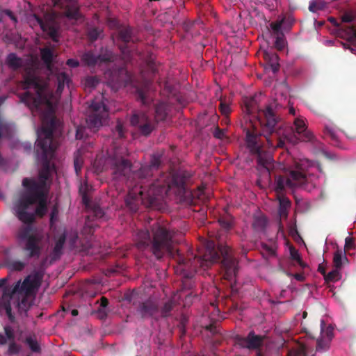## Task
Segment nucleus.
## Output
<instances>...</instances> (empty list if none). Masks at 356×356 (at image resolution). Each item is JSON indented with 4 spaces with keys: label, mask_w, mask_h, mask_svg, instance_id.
<instances>
[{
    "label": "nucleus",
    "mask_w": 356,
    "mask_h": 356,
    "mask_svg": "<svg viewBox=\"0 0 356 356\" xmlns=\"http://www.w3.org/2000/svg\"><path fill=\"white\" fill-rule=\"evenodd\" d=\"M4 13L6 15H8L14 22H17V17L13 13V12L10 10H5Z\"/></svg>",
    "instance_id": "60"
},
{
    "label": "nucleus",
    "mask_w": 356,
    "mask_h": 356,
    "mask_svg": "<svg viewBox=\"0 0 356 356\" xmlns=\"http://www.w3.org/2000/svg\"><path fill=\"white\" fill-rule=\"evenodd\" d=\"M264 339L263 336L256 334L254 331H250L246 337L236 335L234 340L235 345L241 348L257 350L262 346Z\"/></svg>",
    "instance_id": "14"
},
{
    "label": "nucleus",
    "mask_w": 356,
    "mask_h": 356,
    "mask_svg": "<svg viewBox=\"0 0 356 356\" xmlns=\"http://www.w3.org/2000/svg\"><path fill=\"white\" fill-rule=\"evenodd\" d=\"M136 311L143 318H153L158 320L159 318V305L156 301L151 299L139 303Z\"/></svg>",
    "instance_id": "16"
},
{
    "label": "nucleus",
    "mask_w": 356,
    "mask_h": 356,
    "mask_svg": "<svg viewBox=\"0 0 356 356\" xmlns=\"http://www.w3.org/2000/svg\"><path fill=\"white\" fill-rule=\"evenodd\" d=\"M262 127L263 134L250 122L244 129L246 147L260 170H265L271 179L277 165L270 147H282L284 141L280 138L282 123L270 105L259 110L257 115Z\"/></svg>",
    "instance_id": "4"
},
{
    "label": "nucleus",
    "mask_w": 356,
    "mask_h": 356,
    "mask_svg": "<svg viewBox=\"0 0 356 356\" xmlns=\"http://www.w3.org/2000/svg\"><path fill=\"white\" fill-rule=\"evenodd\" d=\"M120 49L122 54L124 56V58L128 60L129 58V51L127 50V47H121Z\"/></svg>",
    "instance_id": "63"
},
{
    "label": "nucleus",
    "mask_w": 356,
    "mask_h": 356,
    "mask_svg": "<svg viewBox=\"0 0 356 356\" xmlns=\"http://www.w3.org/2000/svg\"><path fill=\"white\" fill-rule=\"evenodd\" d=\"M174 232L166 226L159 222L154 223L150 229H138L135 235V242L140 250L149 251L157 259L165 255L177 257L176 273L182 275L184 289L193 287L192 278L194 274L208 269L212 264L220 261L225 270V277L232 280L238 271V260L235 258L233 250L227 245L221 243L220 236H216V244L213 241H208L202 248L197 250V254L188 252L184 257L178 250H175Z\"/></svg>",
    "instance_id": "2"
},
{
    "label": "nucleus",
    "mask_w": 356,
    "mask_h": 356,
    "mask_svg": "<svg viewBox=\"0 0 356 356\" xmlns=\"http://www.w3.org/2000/svg\"><path fill=\"white\" fill-rule=\"evenodd\" d=\"M290 256L291 258L293 260L296 261L302 268H305L306 265L302 261L298 250L293 246L290 248Z\"/></svg>",
    "instance_id": "40"
},
{
    "label": "nucleus",
    "mask_w": 356,
    "mask_h": 356,
    "mask_svg": "<svg viewBox=\"0 0 356 356\" xmlns=\"http://www.w3.org/2000/svg\"><path fill=\"white\" fill-rule=\"evenodd\" d=\"M259 225L261 227H264L265 226V222L264 220H261V219H257L254 221V222L253 223V226L254 227H256L257 225Z\"/></svg>",
    "instance_id": "64"
},
{
    "label": "nucleus",
    "mask_w": 356,
    "mask_h": 356,
    "mask_svg": "<svg viewBox=\"0 0 356 356\" xmlns=\"http://www.w3.org/2000/svg\"><path fill=\"white\" fill-rule=\"evenodd\" d=\"M130 124L144 136H149L156 126V122L143 111H135L130 118Z\"/></svg>",
    "instance_id": "13"
},
{
    "label": "nucleus",
    "mask_w": 356,
    "mask_h": 356,
    "mask_svg": "<svg viewBox=\"0 0 356 356\" xmlns=\"http://www.w3.org/2000/svg\"><path fill=\"white\" fill-rule=\"evenodd\" d=\"M313 163L308 159L295 161L289 172L284 175H275V190L277 193L279 201L278 214L280 218L286 219L291 202L286 196L281 194L285 188H302L310 191L318 185V177L312 172Z\"/></svg>",
    "instance_id": "5"
},
{
    "label": "nucleus",
    "mask_w": 356,
    "mask_h": 356,
    "mask_svg": "<svg viewBox=\"0 0 356 356\" xmlns=\"http://www.w3.org/2000/svg\"><path fill=\"white\" fill-rule=\"evenodd\" d=\"M323 326H325V322H324V321L322 320L321 322V337H322L323 339H324L329 343H331L332 338L334 337L333 328L332 327L329 326L324 331Z\"/></svg>",
    "instance_id": "29"
},
{
    "label": "nucleus",
    "mask_w": 356,
    "mask_h": 356,
    "mask_svg": "<svg viewBox=\"0 0 356 356\" xmlns=\"http://www.w3.org/2000/svg\"><path fill=\"white\" fill-rule=\"evenodd\" d=\"M66 65H67L70 67L75 68L79 66L80 63L76 59L70 58L67 60Z\"/></svg>",
    "instance_id": "57"
},
{
    "label": "nucleus",
    "mask_w": 356,
    "mask_h": 356,
    "mask_svg": "<svg viewBox=\"0 0 356 356\" xmlns=\"http://www.w3.org/2000/svg\"><path fill=\"white\" fill-rule=\"evenodd\" d=\"M327 7V3L323 0L312 1L309 3V10L312 13L323 10Z\"/></svg>",
    "instance_id": "31"
},
{
    "label": "nucleus",
    "mask_w": 356,
    "mask_h": 356,
    "mask_svg": "<svg viewBox=\"0 0 356 356\" xmlns=\"http://www.w3.org/2000/svg\"><path fill=\"white\" fill-rule=\"evenodd\" d=\"M219 109L221 113L224 115H227L228 114H229L231 111L229 104L222 99H220Z\"/></svg>",
    "instance_id": "49"
},
{
    "label": "nucleus",
    "mask_w": 356,
    "mask_h": 356,
    "mask_svg": "<svg viewBox=\"0 0 356 356\" xmlns=\"http://www.w3.org/2000/svg\"><path fill=\"white\" fill-rule=\"evenodd\" d=\"M115 55L110 50L102 49L101 53L96 56L92 51L84 52L81 56V60L83 65L95 67L105 65L109 67L115 60Z\"/></svg>",
    "instance_id": "11"
},
{
    "label": "nucleus",
    "mask_w": 356,
    "mask_h": 356,
    "mask_svg": "<svg viewBox=\"0 0 356 356\" xmlns=\"http://www.w3.org/2000/svg\"><path fill=\"white\" fill-rule=\"evenodd\" d=\"M138 97L140 99L143 104L145 105V104H148V101L146 98V96L143 91H141V90L138 91Z\"/></svg>",
    "instance_id": "59"
},
{
    "label": "nucleus",
    "mask_w": 356,
    "mask_h": 356,
    "mask_svg": "<svg viewBox=\"0 0 356 356\" xmlns=\"http://www.w3.org/2000/svg\"><path fill=\"white\" fill-rule=\"evenodd\" d=\"M4 331L6 339L10 341H13L15 340V334L13 328L9 325H6Z\"/></svg>",
    "instance_id": "52"
},
{
    "label": "nucleus",
    "mask_w": 356,
    "mask_h": 356,
    "mask_svg": "<svg viewBox=\"0 0 356 356\" xmlns=\"http://www.w3.org/2000/svg\"><path fill=\"white\" fill-rule=\"evenodd\" d=\"M354 19L355 17L352 14L348 13H346L341 16V22L344 23L352 22L354 20Z\"/></svg>",
    "instance_id": "55"
},
{
    "label": "nucleus",
    "mask_w": 356,
    "mask_h": 356,
    "mask_svg": "<svg viewBox=\"0 0 356 356\" xmlns=\"http://www.w3.org/2000/svg\"><path fill=\"white\" fill-rule=\"evenodd\" d=\"M126 132V129L124 126L123 122L120 120H118L116 122V124L113 130V133L114 136L118 137V138H122L124 137Z\"/></svg>",
    "instance_id": "32"
},
{
    "label": "nucleus",
    "mask_w": 356,
    "mask_h": 356,
    "mask_svg": "<svg viewBox=\"0 0 356 356\" xmlns=\"http://www.w3.org/2000/svg\"><path fill=\"white\" fill-rule=\"evenodd\" d=\"M25 263L20 261H14L10 264V267L12 270L21 271L24 269Z\"/></svg>",
    "instance_id": "53"
},
{
    "label": "nucleus",
    "mask_w": 356,
    "mask_h": 356,
    "mask_svg": "<svg viewBox=\"0 0 356 356\" xmlns=\"http://www.w3.org/2000/svg\"><path fill=\"white\" fill-rule=\"evenodd\" d=\"M24 86L26 91L21 100L30 108L34 117L38 116L40 126L38 129L35 146V158L39 166V178H24V189L14 203L13 209L18 219L26 224L18 236L24 241L23 252L29 258H38L40 254V239L34 234L31 223L36 216H44V81L40 79L32 68L26 70Z\"/></svg>",
    "instance_id": "1"
},
{
    "label": "nucleus",
    "mask_w": 356,
    "mask_h": 356,
    "mask_svg": "<svg viewBox=\"0 0 356 356\" xmlns=\"http://www.w3.org/2000/svg\"><path fill=\"white\" fill-rule=\"evenodd\" d=\"M275 36V46L278 50L281 51L285 47V44H286V41L284 39V34L282 33L280 35H276Z\"/></svg>",
    "instance_id": "42"
},
{
    "label": "nucleus",
    "mask_w": 356,
    "mask_h": 356,
    "mask_svg": "<svg viewBox=\"0 0 356 356\" xmlns=\"http://www.w3.org/2000/svg\"><path fill=\"white\" fill-rule=\"evenodd\" d=\"M63 63L46 44V183L49 175L56 172L54 160L63 136V122L56 115L60 97L65 86L70 88L72 83L68 74L59 68Z\"/></svg>",
    "instance_id": "3"
},
{
    "label": "nucleus",
    "mask_w": 356,
    "mask_h": 356,
    "mask_svg": "<svg viewBox=\"0 0 356 356\" xmlns=\"http://www.w3.org/2000/svg\"><path fill=\"white\" fill-rule=\"evenodd\" d=\"M93 168L95 172L97 175L100 174L101 172L106 170H108L106 164V161H103L101 159L95 161L93 163Z\"/></svg>",
    "instance_id": "36"
},
{
    "label": "nucleus",
    "mask_w": 356,
    "mask_h": 356,
    "mask_svg": "<svg viewBox=\"0 0 356 356\" xmlns=\"http://www.w3.org/2000/svg\"><path fill=\"white\" fill-rule=\"evenodd\" d=\"M100 300H101V304H100L101 307L105 308V307H106L108 306V299L106 297L102 296Z\"/></svg>",
    "instance_id": "61"
},
{
    "label": "nucleus",
    "mask_w": 356,
    "mask_h": 356,
    "mask_svg": "<svg viewBox=\"0 0 356 356\" xmlns=\"http://www.w3.org/2000/svg\"><path fill=\"white\" fill-rule=\"evenodd\" d=\"M78 233L76 232H72L68 236V241L71 248H74L76 245V242L78 240Z\"/></svg>",
    "instance_id": "50"
},
{
    "label": "nucleus",
    "mask_w": 356,
    "mask_h": 356,
    "mask_svg": "<svg viewBox=\"0 0 356 356\" xmlns=\"http://www.w3.org/2000/svg\"><path fill=\"white\" fill-rule=\"evenodd\" d=\"M66 241V235L65 234H62L59 236L57 240L55 242V245L54 249L50 254V260L49 263L52 264L54 261L60 259L61 255L63 254V249L64 244Z\"/></svg>",
    "instance_id": "20"
},
{
    "label": "nucleus",
    "mask_w": 356,
    "mask_h": 356,
    "mask_svg": "<svg viewBox=\"0 0 356 356\" xmlns=\"http://www.w3.org/2000/svg\"><path fill=\"white\" fill-rule=\"evenodd\" d=\"M102 30L97 27H91L88 29L87 35L92 42L95 41L99 37Z\"/></svg>",
    "instance_id": "35"
},
{
    "label": "nucleus",
    "mask_w": 356,
    "mask_h": 356,
    "mask_svg": "<svg viewBox=\"0 0 356 356\" xmlns=\"http://www.w3.org/2000/svg\"><path fill=\"white\" fill-rule=\"evenodd\" d=\"M26 343L28 345L29 348L31 350L32 352L38 353L40 351V346L38 342L31 336L26 337Z\"/></svg>",
    "instance_id": "34"
},
{
    "label": "nucleus",
    "mask_w": 356,
    "mask_h": 356,
    "mask_svg": "<svg viewBox=\"0 0 356 356\" xmlns=\"http://www.w3.org/2000/svg\"><path fill=\"white\" fill-rule=\"evenodd\" d=\"M330 343L320 337L316 340V352L323 353L329 350Z\"/></svg>",
    "instance_id": "33"
},
{
    "label": "nucleus",
    "mask_w": 356,
    "mask_h": 356,
    "mask_svg": "<svg viewBox=\"0 0 356 356\" xmlns=\"http://www.w3.org/2000/svg\"><path fill=\"white\" fill-rule=\"evenodd\" d=\"M330 21L334 26L339 28L340 34L346 36L348 41L353 42L356 40V28L353 26L343 25L341 26L334 18H331Z\"/></svg>",
    "instance_id": "19"
},
{
    "label": "nucleus",
    "mask_w": 356,
    "mask_h": 356,
    "mask_svg": "<svg viewBox=\"0 0 356 356\" xmlns=\"http://www.w3.org/2000/svg\"><path fill=\"white\" fill-rule=\"evenodd\" d=\"M79 192L81 195V198H82V202L83 204L86 207H88L90 206V198L87 194V192L86 191V190H83L82 188H80L79 189Z\"/></svg>",
    "instance_id": "54"
},
{
    "label": "nucleus",
    "mask_w": 356,
    "mask_h": 356,
    "mask_svg": "<svg viewBox=\"0 0 356 356\" xmlns=\"http://www.w3.org/2000/svg\"><path fill=\"white\" fill-rule=\"evenodd\" d=\"M191 173L186 170H178L172 175L169 173H163L161 177L152 182V187L147 191L145 189L141 190L143 198L146 200L147 204H152L155 200H161L164 195H167L168 191L173 187L177 188L179 193H185L186 186L189 184L191 178Z\"/></svg>",
    "instance_id": "8"
},
{
    "label": "nucleus",
    "mask_w": 356,
    "mask_h": 356,
    "mask_svg": "<svg viewBox=\"0 0 356 356\" xmlns=\"http://www.w3.org/2000/svg\"><path fill=\"white\" fill-rule=\"evenodd\" d=\"M99 83V79L96 76H88L85 80V85L88 88H95Z\"/></svg>",
    "instance_id": "48"
},
{
    "label": "nucleus",
    "mask_w": 356,
    "mask_h": 356,
    "mask_svg": "<svg viewBox=\"0 0 356 356\" xmlns=\"http://www.w3.org/2000/svg\"><path fill=\"white\" fill-rule=\"evenodd\" d=\"M188 323V318L185 315H181L180 318V322L178 325V327L179 330V332L181 333V337L184 336L186 334V326Z\"/></svg>",
    "instance_id": "46"
},
{
    "label": "nucleus",
    "mask_w": 356,
    "mask_h": 356,
    "mask_svg": "<svg viewBox=\"0 0 356 356\" xmlns=\"http://www.w3.org/2000/svg\"><path fill=\"white\" fill-rule=\"evenodd\" d=\"M213 136L216 138L222 139L225 136V130L217 127L214 130Z\"/></svg>",
    "instance_id": "56"
},
{
    "label": "nucleus",
    "mask_w": 356,
    "mask_h": 356,
    "mask_svg": "<svg viewBox=\"0 0 356 356\" xmlns=\"http://www.w3.org/2000/svg\"><path fill=\"white\" fill-rule=\"evenodd\" d=\"M65 15L72 19H78L81 17L77 3L74 1H69L65 6Z\"/></svg>",
    "instance_id": "21"
},
{
    "label": "nucleus",
    "mask_w": 356,
    "mask_h": 356,
    "mask_svg": "<svg viewBox=\"0 0 356 356\" xmlns=\"http://www.w3.org/2000/svg\"><path fill=\"white\" fill-rule=\"evenodd\" d=\"M296 134L298 138L304 142L312 141L314 138L313 134L307 129L305 122L302 118H297L293 122Z\"/></svg>",
    "instance_id": "17"
},
{
    "label": "nucleus",
    "mask_w": 356,
    "mask_h": 356,
    "mask_svg": "<svg viewBox=\"0 0 356 356\" xmlns=\"http://www.w3.org/2000/svg\"><path fill=\"white\" fill-rule=\"evenodd\" d=\"M19 350L20 346L17 345L14 341H10L8 349V353L9 355H16L19 353Z\"/></svg>",
    "instance_id": "51"
},
{
    "label": "nucleus",
    "mask_w": 356,
    "mask_h": 356,
    "mask_svg": "<svg viewBox=\"0 0 356 356\" xmlns=\"http://www.w3.org/2000/svg\"><path fill=\"white\" fill-rule=\"evenodd\" d=\"M168 115V106L164 102H160L155 107V121L165 120Z\"/></svg>",
    "instance_id": "24"
},
{
    "label": "nucleus",
    "mask_w": 356,
    "mask_h": 356,
    "mask_svg": "<svg viewBox=\"0 0 356 356\" xmlns=\"http://www.w3.org/2000/svg\"><path fill=\"white\" fill-rule=\"evenodd\" d=\"M29 26L35 29L39 27L42 32H44V21L36 14H33L27 17Z\"/></svg>",
    "instance_id": "25"
},
{
    "label": "nucleus",
    "mask_w": 356,
    "mask_h": 356,
    "mask_svg": "<svg viewBox=\"0 0 356 356\" xmlns=\"http://www.w3.org/2000/svg\"><path fill=\"white\" fill-rule=\"evenodd\" d=\"M310 355L306 346H302L298 350H293L289 353V356H314Z\"/></svg>",
    "instance_id": "38"
},
{
    "label": "nucleus",
    "mask_w": 356,
    "mask_h": 356,
    "mask_svg": "<svg viewBox=\"0 0 356 356\" xmlns=\"http://www.w3.org/2000/svg\"><path fill=\"white\" fill-rule=\"evenodd\" d=\"M104 215V211L99 206H95L92 211V214L86 218L85 226L83 229V233L92 234L94 231V225L90 223V220H92L94 218L100 219Z\"/></svg>",
    "instance_id": "18"
},
{
    "label": "nucleus",
    "mask_w": 356,
    "mask_h": 356,
    "mask_svg": "<svg viewBox=\"0 0 356 356\" xmlns=\"http://www.w3.org/2000/svg\"><path fill=\"white\" fill-rule=\"evenodd\" d=\"M204 330L207 332H209L211 334V335H216L218 334L219 330L217 326V323L216 321H213L209 325H206L204 327Z\"/></svg>",
    "instance_id": "47"
},
{
    "label": "nucleus",
    "mask_w": 356,
    "mask_h": 356,
    "mask_svg": "<svg viewBox=\"0 0 356 356\" xmlns=\"http://www.w3.org/2000/svg\"><path fill=\"white\" fill-rule=\"evenodd\" d=\"M252 101L245 103L246 111L248 114L251 115L254 112V108L252 105Z\"/></svg>",
    "instance_id": "58"
},
{
    "label": "nucleus",
    "mask_w": 356,
    "mask_h": 356,
    "mask_svg": "<svg viewBox=\"0 0 356 356\" xmlns=\"http://www.w3.org/2000/svg\"><path fill=\"white\" fill-rule=\"evenodd\" d=\"M46 40L47 37L53 42H58L62 29L60 19L54 15H51L46 10Z\"/></svg>",
    "instance_id": "15"
},
{
    "label": "nucleus",
    "mask_w": 356,
    "mask_h": 356,
    "mask_svg": "<svg viewBox=\"0 0 356 356\" xmlns=\"http://www.w3.org/2000/svg\"><path fill=\"white\" fill-rule=\"evenodd\" d=\"M220 227L225 231H228L232 227V220L229 217H221L218 220Z\"/></svg>",
    "instance_id": "41"
},
{
    "label": "nucleus",
    "mask_w": 356,
    "mask_h": 356,
    "mask_svg": "<svg viewBox=\"0 0 356 356\" xmlns=\"http://www.w3.org/2000/svg\"><path fill=\"white\" fill-rule=\"evenodd\" d=\"M104 77L108 85L115 91L125 87L131 80L130 74L124 67L108 69L104 72Z\"/></svg>",
    "instance_id": "12"
},
{
    "label": "nucleus",
    "mask_w": 356,
    "mask_h": 356,
    "mask_svg": "<svg viewBox=\"0 0 356 356\" xmlns=\"http://www.w3.org/2000/svg\"><path fill=\"white\" fill-rule=\"evenodd\" d=\"M133 188L129 192L128 196L125 200L126 206L131 212H136L138 209L139 201H140L146 207H154L159 200H155L152 204H147L146 200L143 198V194L142 195L141 190L147 191L152 188V184L149 183V180L143 181L140 183H135L131 186ZM152 188H154L152 187Z\"/></svg>",
    "instance_id": "10"
},
{
    "label": "nucleus",
    "mask_w": 356,
    "mask_h": 356,
    "mask_svg": "<svg viewBox=\"0 0 356 356\" xmlns=\"http://www.w3.org/2000/svg\"><path fill=\"white\" fill-rule=\"evenodd\" d=\"M58 220V209L56 206H54L51 213H50V219H49V226L50 228L52 229L54 226L55 223Z\"/></svg>",
    "instance_id": "44"
},
{
    "label": "nucleus",
    "mask_w": 356,
    "mask_h": 356,
    "mask_svg": "<svg viewBox=\"0 0 356 356\" xmlns=\"http://www.w3.org/2000/svg\"><path fill=\"white\" fill-rule=\"evenodd\" d=\"M318 270L321 273L324 277L326 275V269L323 264H320L318 267Z\"/></svg>",
    "instance_id": "62"
},
{
    "label": "nucleus",
    "mask_w": 356,
    "mask_h": 356,
    "mask_svg": "<svg viewBox=\"0 0 356 356\" xmlns=\"http://www.w3.org/2000/svg\"><path fill=\"white\" fill-rule=\"evenodd\" d=\"M83 164V159L81 156L76 155L74 159V165L76 174L79 175L81 171V168Z\"/></svg>",
    "instance_id": "43"
},
{
    "label": "nucleus",
    "mask_w": 356,
    "mask_h": 356,
    "mask_svg": "<svg viewBox=\"0 0 356 356\" xmlns=\"http://www.w3.org/2000/svg\"><path fill=\"white\" fill-rule=\"evenodd\" d=\"M10 134L9 125L0 118V138L8 137Z\"/></svg>",
    "instance_id": "39"
},
{
    "label": "nucleus",
    "mask_w": 356,
    "mask_h": 356,
    "mask_svg": "<svg viewBox=\"0 0 356 356\" xmlns=\"http://www.w3.org/2000/svg\"><path fill=\"white\" fill-rule=\"evenodd\" d=\"M343 260H347L346 254L343 253L341 250H337L333 257V263L336 268L340 269L341 268Z\"/></svg>",
    "instance_id": "28"
},
{
    "label": "nucleus",
    "mask_w": 356,
    "mask_h": 356,
    "mask_svg": "<svg viewBox=\"0 0 356 356\" xmlns=\"http://www.w3.org/2000/svg\"><path fill=\"white\" fill-rule=\"evenodd\" d=\"M118 38L125 44L132 40V32L130 28L122 29L119 31Z\"/></svg>",
    "instance_id": "30"
},
{
    "label": "nucleus",
    "mask_w": 356,
    "mask_h": 356,
    "mask_svg": "<svg viewBox=\"0 0 356 356\" xmlns=\"http://www.w3.org/2000/svg\"><path fill=\"white\" fill-rule=\"evenodd\" d=\"M162 163V154L154 153L152 155L149 163L142 165L138 170H133V164L130 160L115 152L106 159L107 168L114 180H126L129 186L135 183L149 180L154 172L157 171Z\"/></svg>",
    "instance_id": "6"
},
{
    "label": "nucleus",
    "mask_w": 356,
    "mask_h": 356,
    "mask_svg": "<svg viewBox=\"0 0 356 356\" xmlns=\"http://www.w3.org/2000/svg\"><path fill=\"white\" fill-rule=\"evenodd\" d=\"M7 63L9 67L14 70H17L22 66V60L13 53L8 54L7 57Z\"/></svg>",
    "instance_id": "26"
},
{
    "label": "nucleus",
    "mask_w": 356,
    "mask_h": 356,
    "mask_svg": "<svg viewBox=\"0 0 356 356\" xmlns=\"http://www.w3.org/2000/svg\"><path fill=\"white\" fill-rule=\"evenodd\" d=\"M339 269H335L330 272L325 277V280L327 282H335L339 279L340 275L338 270Z\"/></svg>",
    "instance_id": "45"
},
{
    "label": "nucleus",
    "mask_w": 356,
    "mask_h": 356,
    "mask_svg": "<svg viewBox=\"0 0 356 356\" xmlns=\"http://www.w3.org/2000/svg\"><path fill=\"white\" fill-rule=\"evenodd\" d=\"M284 22V19H282L280 21L273 22L270 24V27L271 28L274 35L283 33L281 28Z\"/></svg>",
    "instance_id": "37"
},
{
    "label": "nucleus",
    "mask_w": 356,
    "mask_h": 356,
    "mask_svg": "<svg viewBox=\"0 0 356 356\" xmlns=\"http://www.w3.org/2000/svg\"><path fill=\"white\" fill-rule=\"evenodd\" d=\"M278 58V56L275 54L264 53V59L273 73H276L280 70Z\"/></svg>",
    "instance_id": "23"
},
{
    "label": "nucleus",
    "mask_w": 356,
    "mask_h": 356,
    "mask_svg": "<svg viewBox=\"0 0 356 356\" xmlns=\"http://www.w3.org/2000/svg\"><path fill=\"white\" fill-rule=\"evenodd\" d=\"M175 307V302L172 300L166 301L159 310V317L166 318L171 315V311Z\"/></svg>",
    "instance_id": "27"
},
{
    "label": "nucleus",
    "mask_w": 356,
    "mask_h": 356,
    "mask_svg": "<svg viewBox=\"0 0 356 356\" xmlns=\"http://www.w3.org/2000/svg\"><path fill=\"white\" fill-rule=\"evenodd\" d=\"M323 133L325 137L330 139L334 145H337L339 143V136L337 129L331 124H326L324 127Z\"/></svg>",
    "instance_id": "22"
},
{
    "label": "nucleus",
    "mask_w": 356,
    "mask_h": 356,
    "mask_svg": "<svg viewBox=\"0 0 356 356\" xmlns=\"http://www.w3.org/2000/svg\"><path fill=\"white\" fill-rule=\"evenodd\" d=\"M108 116V109L105 104L97 99L92 101L88 110L86 122L90 129L95 131L103 125Z\"/></svg>",
    "instance_id": "9"
},
{
    "label": "nucleus",
    "mask_w": 356,
    "mask_h": 356,
    "mask_svg": "<svg viewBox=\"0 0 356 356\" xmlns=\"http://www.w3.org/2000/svg\"><path fill=\"white\" fill-rule=\"evenodd\" d=\"M42 277L38 273L29 275L21 284L16 282L12 287L5 286L3 289V302L0 303V310H4L9 321L14 323L15 316L12 313L13 305L19 313H26L31 303L30 298L35 294L41 284Z\"/></svg>",
    "instance_id": "7"
}]
</instances>
